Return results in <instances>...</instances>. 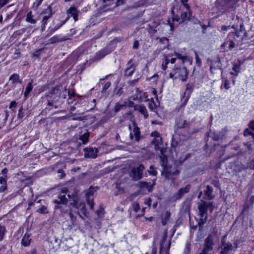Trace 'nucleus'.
Listing matches in <instances>:
<instances>
[{
    "instance_id": "f257e3e1",
    "label": "nucleus",
    "mask_w": 254,
    "mask_h": 254,
    "mask_svg": "<svg viewBox=\"0 0 254 254\" xmlns=\"http://www.w3.org/2000/svg\"><path fill=\"white\" fill-rule=\"evenodd\" d=\"M151 135L153 137V140L151 141L152 144L154 145L155 149L160 150L161 153L159 158L161 166L163 167V170L162 171V175H164L166 178L169 179L172 175L178 174V171H172L171 167L167 165V157L164 155L165 149L161 146L162 138L159 132L154 131L151 133Z\"/></svg>"
},
{
    "instance_id": "f03ea898",
    "label": "nucleus",
    "mask_w": 254,
    "mask_h": 254,
    "mask_svg": "<svg viewBox=\"0 0 254 254\" xmlns=\"http://www.w3.org/2000/svg\"><path fill=\"white\" fill-rule=\"evenodd\" d=\"M61 89L60 86H56L52 92L47 96V105L50 107L58 108L61 104Z\"/></svg>"
},
{
    "instance_id": "7ed1b4c3",
    "label": "nucleus",
    "mask_w": 254,
    "mask_h": 254,
    "mask_svg": "<svg viewBox=\"0 0 254 254\" xmlns=\"http://www.w3.org/2000/svg\"><path fill=\"white\" fill-rule=\"evenodd\" d=\"M189 72L185 67H178L174 66L171 72L169 73V77L173 80L179 79L182 82L187 81Z\"/></svg>"
},
{
    "instance_id": "20e7f679",
    "label": "nucleus",
    "mask_w": 254,
    "mask_h": 254,
    "mask_svg": "<svg viewBox=\"0 0 254 254\" xmlns=\"http://www.w3.org/2000/svg\"><path fill=\"white\" fill-rule=\"evenodd\" d=\"M74 194L71 195L66 188H62L58 194V198L54 200V203L58 204L55 206L56 209L61 208L59 204H66L67 203L68 199H71Z\"/></svg>"
},
{
    "instance_id": "39448f33",
    "label": "nucleus",
    "mask_w": 254,
    "mask_h": 254,
    "mask_svg": "<svg viewBox=\"0 0 254 254\" xmlns=\"http://www.w3.org/2000/svg\"><path fill=\"white\" fill-rule=\"evenodd\" d=\"M72 200H73V203H71V204L79 210L78 211V214L81 218L84 219L82 215L86 216V214L85 203L79 200L78 196L77 195H73L72 197Z\"/></svg>"
},
{
    "instance_id": "423d86ee",
    "label": "nucleus",
    "mask_w": 254,
    "mask_h": 254,
    "mask_svg": "<svg viewBox=\"0 0 254 254\" xmlns=\"http://www.w3.org/2000/svg\"><path fill=\"white\" fill-rule=\"evenodd\" d=\"M215 245L214 237L209 235L205 240L204 249L199 254H212Z\"/></svg>"
},
{
    "instance_id": "0eeeda50",
    "label": "nucleus",
    "mask_w": 254,
    "mask_h": 254,
    "mask_svg": "<svg viewBox=\"0 0 254 254\" xmlns=\"http://www.w3.org/2000/svg\"><path fill=\"white\" fill-rule=\"evenodd\" d=\"M144 167L142 164H139L136 167L132 168L130 172L129 176L134 181H137L142 178V173Z\"/></svg>"
},
{
    "instance_id": "6e6552de",
    "label": "nucleus",
    "mask_w": 254,
    "mask_h": 254,
    "mask_svg": "<svg viewBox=\"0 0 254 254\" xmlns=\"http://www.w3.org/2000/svg\"><path fill=\"white\" fill-rule=\"evenodd\" d=\"M213 205L212 202H206L205 201H201L198 205L199 210V214L201 218L205 216L207 213L208 208H209L211 211L213 209Z\"/></svg>"
},
{
    "instance_id": "1a4fd4ad",
    "label": "nucleus",
    "mask_w": 254,
    "mask_h": 254,
    "mask_svg": "<svg viewBox=\"0 0 254 254\" xmlns=\"http://www.w3.org/2000/svg\"><path fill=\"white\" fill-rule=\"evenodd\" d=\"M226 237V235L224 236L222 239L220 254H228L230 251L234 249L231 243L225 241V239Z\"/></svg>"
},
{
    "instance_id": "9d476101",
    "label": "nucleus",
    "mask_w": 254,
    "mask_h": 254,
    "mask_svg": "<svg viewBox=\"0 0 254 254\" xmlns=\"http://www.w3.org/2000/svg\"><path fill=\"white\" fill-rule=\"evenodd\" d=\"M170 245V242L167 241L166 240V236L164 235L162 237L160 242L159 254H169Z\"/></svg>"
},
{
    "instance_id": "9b49d317",
    "label": "nucleus",
    "mask_w": 254,
    "mask_h": 254,
    "mask_svg": "<svg viewBox=\"0 0 254 254\" xmlns=\"http://www.w3.org/2000/svg\"><path fill=\"white\" fill-rule=\"evenodd\" d=\"M95 191L96 190L95 188L90 187L86 192L87 203L91 209H92L94 208L93 195Z\"/></svg>"
},
{
    "instance_id": "f8f14e48",
    "label": "nucleus",
    "mask_w": 254,
    "mask_h": 254,
    "mask_svg": "<svg viewBox=\"0 0 254 254\" xmlns=\"http://www.w3.org/2000/svg\"><path fill=\"white\" fill-rule=\"evenodd\" d=\"M84 151V157L86 158H95L97 157L98 150L97 148L93 147H86L83 149Z\"/></svg>"
},
{
    "instance_id": "ddd939ff",
    "label": "nucleus",
    "mask_w": 254,
    "mask_h": 254,
    "mask_svg": "<svg viewBox=\"0 0 254 254\" xmlns=\"http://www.w3.org/2000/svg\"><path fill=\"white\" fill-rule=\"evenodd\" d=\"M129 136L131 140L134 139L136 141L140 139L139 128L135 123H133V130L130 132Z\"/></svg>"
},
{
    "instance_id": "4468645a",
    "label": "nucleus",
    "mask_w": 254,
    "mask_h": 254,
    "mask_svg": "<svg viewBox=\"0 0 254 254\" xmlns=\"http://www.w3.org/2000/svg\"><path fill=\"white\" fill-rule=\"evenodd\" d=\"M174 55L176 57L171 58V60H170V62L172 64L175 63L177 59L181 60V63L183 64L187 62H189L190 64L191 63V60L187 56H183L181 54L178 53H175Z\"/></svg>"
},
{
    "instance_id": "2eb2a0df",
    "label": "nucleus",
    "mask_w": 254,
    "mask_h": 254,
    "mask_svg": "<svg viewBox=\"0 0 254 254\" xmlns=\"http://www.w3.org/2000/svg\"><path fill=\"white\" fill-rule=\"evenodd\" d=\"M190 15L191 13L190 9L188 11L186 9V11H182L181 13L180 16H179V18H173V22L176 21L179 22V23H181L184 21L188 20L190 18Z\"/></svg>"
},
{
    "instance_id": "dca6fc26",
    "label": "nucleus",
    "mask_w": 254,
    "mask_h": 254,
    "mask_svg": "<svg viewBox=\"0 0 254 254\" xmlns=\"http://www.w3.org/2000/svg\"><path fill=\"white\" fill-rule=\"evenodd\" d=\"M111 52V50H109L108 48H105L96 53L94 57V59L95 60H99L104 58L106 55H108Z\"/></svg>"
},
{
    "instance_id": "f3484780",
    "label": "nucleus",
    "mask_w": 254,
    "mask_h": 254,
    "mask_svg": "<svg viewBox=\"0 0 254 254\" xmlns=\"http://www.w3.org/2000/svg\"><path fill=\"white\" fill-rule=\"evenodd\" d=\"M135 70V67L131 64V60H129L127 63V67L125 70V75L127 76H130L132 75Z\"/></svg>"
},
{
    "instance_id": "a211bd4d",
    "label": "nucleus",
    "mask_w": 254,
    "mask_h": 254,
    "mask_svg": "<svg viewBox=\"0 0 254 254\" xmlns=\"http://www.w3.org/2000/svg\"><path fill=\"white\" fill-rule=\"evenodd\" d=\"M232 166L234 168V170L236 173L241 172L242 171L248 168V167L247 166V165L239 163H234Z\"/></svg>"
},
{
    "instance_id": "6ab92c4d",
    "label": "nucleus",
    "mask_w": 254,
    "mask_h": 254,
    "mask_svg": "<svg viewBox=\"0 0 254 254\" xmlns=\"http://www.w3.org/2000/svg\"><path fill=\"white\" fill-rule=\"evenodd\" d=\"M134 108L136 111H138L144 116V118H147L148 117L147 110L145 106L143 105H136Z\"/></svg>"
},
{
    "instance_id": "aec40b11",
    "label": "nucleus",
    "mask_w": 254,
    "mask_h": 254,
    "mask_svg": "<svg viewBox=\"0 0 254 254\" xmlns=\"http://www.w3.org/2000/svg\"><path fill=\"white\" fill-rule=\"evenodd\" d=\"M67 13L68 14H70V15L68 16V17L67 18H69V17L70 16H71L73 17V19H74L75 21L77 20V10L75 7H70L67 10Z\"/></svg>"
},
{
    "instance_id": "412c9836",
    "label": "nucleus",
    "mask_w": 254,
    "mask_h": 254,
    "mask_svg": "<svg viewBox=\"0 0 254 254\" xmlns=\"http://www.w3.org/2000/svg\"><path fill=\"white\" fill-rule=\"evenodd\" d=\"M212 191V188L208 185L207 186L206 190H205L204 192V198L209 200L213 198V197L211 195Z\"/></svg>"
},
{
    "instance_id": "4be33fe9",
    "label": "nucleus",
    "mask_w": 254,
    "mask_h": 254,
    "mask_svg": "<svg viewBox=\"0 0 254 254\" xmlns=\"http://www.w3.org/2000/svg\"><path fill=\"white\" fill-rule=\"evenodd\" d=\"M9 80L11 82V83L12 84H15V83H21V81L19 79V75L17 74H16V73H13V74H12L10 76V77L9 78Z\"/></svg>"
},
{
    "instance_id": "5701e85b",
    "label": "nucleus",
    "mask_w": 254,
    "mask_h": 254,
    "mask_svg": "<svg viewBox=\"0 0 254 254\" xmlns=\"http://www.w3.org/2000/svg\"><path fill=\"white\" fill-rule=\"evenodd\" d=\"M138 186L141 188L147 189L149 191H151L152 190V185L150 183L140 182L139 183Z\"/></svg>"
},
{
    "instance_id": "b1692460",
    "label": "nucleus",
    "mask_w": 254,
    "mask_h": 254,
    "mask_svg": "<svg viewBox=\"0 0 254 254\" xmlns=\"http://www.w3.org/2000/svg\"><path fill=\"white\" fill-rule=\"evenodd\" d=\"M171 213L170 212L167 211L163 215L162 217V224L163 225H165L167 222L168 221L170 217Z\"/></svg>"
},
{
    "instance_id": "393cba45",
    "label": "nucleus",
    "mask_w": 254,
    "mask_h": 254,
    "mask_svg": "<svg viewBox=\"0 0 254 254\" xmlns=\"http://www.w3.org/2000/svg\"><path fill=\"white\" fill-rule=\"evenodd\" d=\"M34 16L32 14V11H29L26 18V21L29 23L34 24L36 23L37 20L33 18Z\"/></svg>"
},
{
    "instance_id": "a878e982",
    "label": "nucleus",
    "mask_w": 254,
    "mask_h": 254,
    "mask_svg": "<svg viewBox=\"0 0 254 254\" xmlns=\"http://www.w3.org/2000/svg\"><path fill=\"white\" fill-rule=\"evenodd\" d=\"M31 239H30V235L29 234H25L21 240V244L24 246H27L29 245Z\"/></svg>"
},
{
    "instance_id": "bb28decb",
    "label": "nucleus",
    "mask_w": 254,
    "mask_h": 254,
    "mask_svg": "<svg viewBox=\"0 0 254 254\" xmlns=\"http://www.w3.org/2000/svg\"><path fill=\"white\" fill-rule=\"evenodd\" d=\"M89 136V132L87 131L83 134L79 136V139L81 140L83 144H86L88 141V138Z\"/></svg>"
},
{
    "instance_id": "cd10ccee",
    "label": "nucleus",
    "mask_w": 254,
    "mask_h": 254,
    "mask_svg": "<svg viewBox=\"0 0 254 254\" xmlns=\"http://www.w3.org/2000/svg\"><path fill=\"white\" fill-rule=\"evenodd\" d=\"M33 85H32V82H31L29 83L27 85V86L26 87L25 91L24 93V96L25 99H26L28 97V96L30 92L32 91L33 89Z\"/></svg>"
},
{
    "instance_id": "c85d7f7f",
    "label": "nucleus",
    "mask_w": 254,
    "mask_h": 254,
    "mask_svg": "<svg viewBox=\"0 0 254 254\" xmlns=\"http://www.w3.org/2000/svg\"><path fill=\"white\" fill-rule=\"evenodd\" d=\"M170 62V60L168 59L167 56H164V60L162 62L161 65V68L163 70H166L167 67V64Z\"/></svg>"
},
{
    "instance_id": "c756f323",
    "label": "nucleus",
    "mask_w": 254,
    "mask_h": 254,
    "mask_svg": "<svg viewBox=\"0 0 254 254\" xmlns=\"http://www.w3.org/2000/svg\"><path fill=\"white\" fill-rule=\"evenodd\" d=\"M228 45L229 48L231 50L235 47V44L233 41L232 40H228L225 42L222 45V46H225Z\"/></svg>"
},
{
    "instance_id": "7c9ffc66",
    "label": "nucleus",
    "mask_w": 254,
    "mask_h": 254,
    "mask_svg": "<svg viewBox=\"0 0 254 254\" xmlns=\"http://www.w3.org/2000/svg\"><path fill=\"white\" fill-rule=\"evenodd\" d=\"M193 89V85L192 83H188L186 86V92L184 94L185 95L187 92H189V94L190 93Z\"/></svg>"
},
{
    "instance_id": "2f4dec72",
    "label": "nucleus",
    "mask_w": 254,
    "mask_h": 254,
    "mask_svg": "<svg viewBox=\"0 0 254 254\" xmlns=\"http://www.w3.org/2000/svg\"><path fill=\"white\" fill-rule=\"evenodd\" d=\"M190 188V186L189 185H188L186 187L180 189L179 190L181 192H182V194L184 195L185 193H186L188 192H189Z\"/></svg>"
},
{
    "instance_id": "473e14b6",
    "label": "nucleus",
    "mask_w": 254,
    "mask_h": 254,
    "mask_svg": "<svg viewBox=\"0 0 254 254\" xmlns=\"http://www.w3.org/2000/svg\"><path fill=\"white\" fill-rule=\"evenodd\" d=\"M126 106V104H121L119 103H117L115 107V112L116 113L118 112L120 110H121L122 108Z\"/></svg>"
},
{
    "instance_id": "72a5a7b5",
    "label": "nucleus",
    "mask_w": 254,
    "mask_h": 254,
    "mask_svg": "<svg viewBox=\"0 0 254 254\" xmlns=\"http://www.w3.org/2000/svg\"><path fill=\"white\" fill-rule=\"evenodd\" d=\"M51 13H50L48 15L44 16L42 20V25L45 26V25L47 24V21L51 17Z\"/></svg>"
},
{
    "instance_id": "f704fd0d",
    "label": "nucleus",
    "mask_w": 254,
    "mask_h": 254,
    "mask_svg": "<svg viewBox=\"0 0 254 254\" xmlns=\"http://www.w3.org/2000/svg\"><path fill=\"white\" fill-rule=\"evenodd\" d=\"M4 233L5 228L3 226H0V241L3 240Z\"/></svg>"
},
{
    "instance_id": "c9c22d12",
    "label": "nucleus",
    "mask_w": 254,
    "mask_h": 254,
    "mask_svg": "<svg viewBox=\"0 0 254 254\" xmlns=\"http://www.w3.org/2000/svg\"><path fill=\"white\" fill-rule=\"evenodd\" d=\"M188 0H181L183 7L185 8L187 11L190 9V6L188 4L187 2Z\"/></svg>"
},
{
    "instance_id": "e433bc0d",
    "label": "nucleus",
    "mask_w": 254,
    "mask_h": 254,
    "mask_svg": "<svg viewBox=\"0 0 254 254\" xmlns=\"http://www.w3.org/2000/svg\"><path fill=\"white\" fill-rule=\"evenodd\" d=\"M183 194H182V192H181L179 190L173 195V198L175 200L179 199L181 198L183 196Z\"/></svg>"
},
{
    "instance_id": "4c0bfd02",
    "label": "nucleus",
    "mask_w": 254,
    "mask_h": 254,
    "mask_svg": "<svg viewBox=\"0 0 254 254\" xmlns=\"http://www.w3.org/2000/svg\"><path fill=\"white\" fill-rule=\"evenodd\" d=\"M132 207H133V210L136 213L137 212L139 211V210L140 209L139 204L137 202L133 203Z\"/></svg>"
},
{
    "instance_id": "58836bf2",
    "label": "nucleus",
    "mask_w": 254,
    "mask_h": 254,
    "mask_svg": "<svg viewBox=\"0 0 254 254\" xmlns=\"http://www.w3.org/2000/svg\"><path fill=\"white\" fill-rule=\"evenodd\" d=\"M37 211L40 213H47L48 212L47 207L44 206H42L39 208L37 210Z\"/></svg>"
},
{
    "instance_id": "ea45409f",
    "label": "nucleus",
    "mask_w": 254,
    "mask_h": 254,
    "mask_svg": "<svg viewBox=\"0 0 254 254\" xmlns=\"http://www.w3.org/2000/svg\"><path fill=\"white\" fill-rule=\"evenodd\" d=\"M148 172L149 174L153 175L156 176L157 174V171L155 170L154 167L153 166H150L149 168V170L148 171Z\"/></svg>"
},
{
    "instance_id": "a19ab883",
    "label": "nucleus",
    "mask_w": 254,
    "mask_h": 254,
    "mask_svg": "<svg viewBox=\"0 0 254 254\" xmlns=\"http://www.w3.org/2000/svg\"><path fill=\"white\" fill-rule=\"evenodd\" d=\"M96 214L99 217H102L104 214V209L101 207L99 209L96 211Z\"/></svg>"
},
{
    "instance_id": "79ce46f5",
    "label": "nucleus",
    "mask_w": 254,
    "mask_h": 254,
    "mask_svg": "<svg viewBox=\"0 0 254 254\" xmlns=\"http://www.w3.org/2000/svg\"><path fill=\"white\" fill-rule=\"evenodd\" d=\"M68 19V18H66L65 20L61 22L59 24H57L56 25V26L54 27V30H58L61 26H62L63 25H64L65 23V22L67 21V20Z\"/></svg>"
},
{
    "instance_id": "37998d69",
    "label": "nucleus",
    "mask_w": 254,
    "mask_h": 254,
    "mask_svg": "<svg viewBox=\"0 0 254 254\" xmlns=\"http://www.w3.org/2000/svg\"><path fill=\"white\" fill-rule=\"evenodd\" d=\"M68 19V18H66L65 20L61 22L59 24H57L56 25V26L54 27V30H58L61 26H62L63 25H64L65 23V22L67 21V20Z\"/></svg>"
},
{
    "instance_id": "c03bdc74",
    "label": "nucleus",
    "mask_w": 254,
    "mask_h": 254,
    "mask_svg": "<svg viewBox=\"0 0 254 254\" xmlns=\"http://www.w3.org/2000/svg\"><path fill=\"white\" fill-rule=\"evenodd\" d=\"M49 41H50V43H54L59 42L60 40H59V38L58 36H55L53 37L52 38H51L49 40Z\"/></svg>"
},
{
    "instance_id": "a18cd8bd",
    "label": "nucleus",
    "mask_w": 254,
    "mask_h": 254,
    "mask_svg": "<svg viewBox=\"0 0 254 254\" xmlns=\"http://www.w3.org/2000/svg\"><path fill=\"white\" fill-rule=\"evenodd\" d=\"M6 177V176H4L3 177H0V184L1 185H6V181L5 180Z\"/></svg>"
},
{
    "instance_id": "49530a36",
    "label": "nucleus",
    "mask_w": 254,
    "mask_h": 254,
    "mask_svg": "<svg viewBox=\"0 0 254 254\" xmlns=\"http://www.w3.org/2000/svg\"><path fill=\"white\" fill-rule=\"evenodd\" d=\"M229 84H230L229 81L227 79H225L224 80V87L226 89H229L230 88Z\"/></svg>"
},
{
    "instance_id": "de8ad7c7",
    "label": "nucleus",
    "mask_w": 254,
    "mask_h": 254,
    "mask_svg": "<svg viewBox=\"0 0 254 254\" xmlns=\"http://www.w3.org/2000/svg\"><path fill=\"white\" fill-rule=\"evenodd\" d=\"M239 65H238L237 64H235L234 65L233 67V70L234 71H235L237 73H236V75H238V73H239Z\"/></svg>"
},
{
    "instance_id": "09e8293b",
    "label": "nucleus",
    "mask_w": 254,
    "mask_h": 254,
    "mask_svg": "<svg viewBox=\"0 0 254 254\" xmlns=\"http://www.w3.org/2000/svg\"><path fill=\"white\" fill-rule=\"evenodd\" d=\"M247 166L248 167V168H250V169H254V159H253V160H252L250 163L249 164L247 165Z\"/></svg>"
},
{
    "instance_id": "8fccbe9b",
    "label": "nucleus",
    "mask_w": 254,
    "mask_h": 254,
    "mask_svg": "<svg viewBox=\"0 0 254 254\" xmlns=\"http://www.w3.org/2000/svg\"><path fill=\"white\" fill-rule=\"evenodd\" d=\"M231 27L230 26H222L221 27V30L226 31L230 30Z\"/></svg>"
},
{
    "instance_id": "3c124183",
    "label": "nucleus",
    "mask_w": 254,
    "mask_h": 254,
    "mask_svg": "<svg viewBox=\"0 0 254 254\" xmlns=\"http://www.w3.org/2000/svg\"><path fill=\"white\" fill-rule=\"evenodd\" d=\"M249 127L254 130V121L252 120L249 123Z\"/></svg>"
},
{
    "instance_id": "603ef678",
    "label": "nucleus",
    "mask_w": 254,
    "mask_h": 254,
    "mask_svg": "<svg viewBox=\"0 0 254 254\" xmlns=\"http://www.w3.org/2000/svg\"><path fill=\"white\" fill-rule=\"evenodd\" d=\"M253 134V133L249 129H246L244 132V135L247 136L248 135H252Z\"/></svg>"
},
{
    "instance_id": "864d4df0",
    "label": "nucleus",
    "mask_w": 254,
    "mask_h": 254,
    "mask_svg": "<svg viewBox=\"0 0 254 254\" xmlns=\"http://www.w3.org/2000/svg\"><path fill=\"white\" fill-rule=\"evenodd\" d=\"M16 104H17V103L15 101L11 102L10 105H9V108L12 109V108L15 107Z\"/></svg>"
},
{
    "instance_id": "5fc2aeb1",
    "label": "nucleus",
    "mask_w": 254,
    "mask_h": 254,
    "mask_svg": "<svg viewBox=\"0 0 254 254\" xmlns=\"http://www.w3.org/2000/svg\"><path fill=\"white\" fill-rule=\"evenodd\" d=\"M22 107H21L19 109V111H18V117L19 118H22L23 117V115L22 113Z\"/></svg>"
},
{
    "instance_id": "6e6d98bb",
    "label": "nucleus",
    "mask_w": 254,
    "mask_h": 254,
    "mask_svg": "<svg viewBox=\"0 0 254 254\" xmlns=\"http://www.w3.org/2000/svg\"><path fill=\"white\" fill-rule=\"evenodd\" d=\"M111 86V83L110 82H107L103 87V89L106 90Z\"/></svg>"
},
{
    "instance_id": "4d7b16f0",
    "label": "nucleus",
    "mask_w": 254,
    "mask_h": 254,
    "mask_svg": "<svg viewBox=\"0 0 254 254\" xmlns=\"http://www.w3.org/2000/svg\"><path fill=\"white\" fill-rule=\"evenodd\" d=\"M6 189V185H1L0 187V192L4 191Z\"/></svg>"
},
{
    "instance_id": "13d9d810",
    "label": "nucleus",
    "mask_w": 254,
    "mask_h": 254,
    "mask_svg": "<svg viewBox=\"0 0 254 254\" xmlns=\"http://www.w3.org/2000/svg\"><path fill=\"white\" fill-rule=\"evenodd\" d=\"M114 0H103V2L104 3H107V4H111L113 3Z\"/></svg>"
},
{
    "instance_id": "bf43d9fd",
    "label": "nucleus",
    "mask_w": 254,
    "mask_h": 254,
    "mask_svg": "<svg viewBox=\"0 0 254 254\" xmlns=\"http://www.w3.org/2000/svg\"><path fill=\"white\" fill-rule=\"evenodd\" d=\"M139 46V43L137 41H135L133 45V48L134 49H137Z\"/></svg>"
},
{
    "instance_id": "052dcab7",
    "label": "nucleus",
    "mask_w": 254,
    "mask_h": 254,
    "mask_svg": "<svg viewBox=\"0 0 254 254\" xmlns=\"http://www.w3.org/2000/svg\"><path fill=\"white\" fill-rule=\"evenodd\" d=\"M195 59H196V63L199 64L200 63V61L198 58V56L196 53H195Z\"/></svg>"
},
{
    "instance_id": "680f3d73",
    "label": "nucleus",
    "mask_w": 254,
    "mask_h": 254,
    "mask_svg": "<svg viewBox=\"0 0 254 254\" xmlns=\"http://www.w3.org/2000/svg\"><path fill=\"white\" fill-rule=\"evenodd\" d=\"M7 170L6 168H4L1 171V173L4 175V176H6V174H7Z\"/></svg>"
},
{
    "instance_id": "e2e57ef3",
    "label": "nucleus",
    "mask_w": 254,
    "mask_h": 254,
    "mask_svg": "<svg viewBox=\"0 0 254 254\" xmlns=\"http://www.w3.org/2000/svg\"><path fill=\"white\" fill-rule=\"evenodd\" d=\"M151 199L150 198H148V200L145 201V204L148 205V206L150 205Z\"/></svg>"
},
{
    "instance_id": "0e129e2a",
    "label": "nucleus",
    "mask_w": 254,
    "mask_h": 254,
    "mask_svg": "<svg viewBox=\"0 0 254 254\" xmlns=\"http://www.w3.org/2000/svg\"><path fill=\"white\" fill-rule=\"evenodd\" d=\"M188 99H189V96H187L186 98H185V99H184V100L183 101V104L184 105H186V104L187 103V102L188 101Z\"/></svg>"
},
{
    "instance_id": "69168bd1",
    "label": "nucleus",
    "mask_w": 254,
    "mask_h": 254,
    "mask_svg": "<svg viewBox=\"0 0 254 254\" xmlns=\"http://www.w3.org/2000/svg\"><path fill=\"white\" fill-rule=\"evenodd\" d=\"M124 0H117V5L122 4Z\"/></svg>"
},
{
    "instance_id": "338daca9",
    "label": "nucleus",
    "mask_w": 254,
    "mask_h": 254,
    "mask_svg": "<svg viewBox=\"0 0 254 254\" xmlns=\"http://www.w3.org/2000/svg\"><path fill=\"white\" fill-rule=\"evenodd\" d=\"M190 243H187L186 244V248H187V249H188V250H190Z\"/></svg>"
},
{
    "instance_id": "774afa93",
    "label": "nucleus",
    "mask_w": 254,
    "mask_h": 254,
    "mask_svg": "<svg viewBox=\"0 0 254 254\" xmlns=\"http://www.w3.org/2000/svg\"><path fill=\"white\" fill-rule=\"evenodd\" d=\"M234 249H237L238 248V243L237 241H235L234 243Z\"/></svg>"
}]
</instances>
